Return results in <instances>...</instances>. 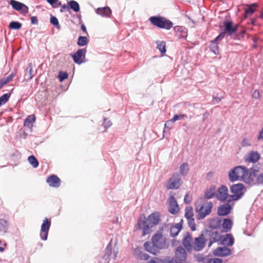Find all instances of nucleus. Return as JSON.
I'll return each instance as SVG.
<instances>
[{"instance_id": "obj_3", "label": "nucleus", "mask_w": 263, "mask_h": 263, "mask_svg": "<svg viewBox=\"0 0 263 263\" xmlns=\"http://www.w3.org/2000/svg\"><path fill=\"white\" fill-rule=\"evenodd\" d=\"M148 20L152 25L158 28L165 29L168 30L173 26V23L172 21L159 15L151 16Z\"/></svg>"}, {"instance_id": "obj_19", "label": "nucleus", "mask_w": 263, "mask_h": 263, "mask_svg": "<svg viewBox=\"0 0 263 263\" xmlns=\"http://www.w3.org/2000/svg\"><path fill=\"white\" fill-rule=\"evenodd\" d=\"M168 211L172 214H176L179 212V205L175 197L171 196L169 198Z\"/></svg>"}, {"instance_id": "obj_32", "label": "nucleus", "mask_w": 263, "mask_h": 263, "mask_svg": "<svg viewBox=\"0 0 263 263\" xmlns=\"http://www.w3.org/2000/svg\"><path fill=\"white\" fill-rule=\"evenodd\" d=\"M9 228V224L7 220L0 219V233H6Z\"/></svg>"}, {"instance_id": "obj_5", "label": "nucleus", "mask_w": 263, "mask_h": 263, "mask_svg": "<svg viewBox=\"0 0 263 263\" xmlns=\"http://www.w3.org/2000/svg\"><path fill=\"white\" fill-rule=\"evenodd\" d=\"M195 211L198 213L197 219H204L206 215H209L213 208V203L210 201L205 204H200L197 202L195 203Z\"/></svg>"}, {"instance_id": "obj_35", "label": "nucleus", "mask_w": 263, "mask_h": 263, "mask_svg": "<svg viewBox=\"0 0 263 263\" xmlns=\"http://www.w3.org/2000/svg\"><path fill=\"white\" fill-rule=\"evenodd\" d=\"M157 48L160 51L162 54H164L166 52V43L164 41H159L156 42Z\"/></svg>"}, {"instance_id": "obj_57", "label": "nucleus", "mask_w": 263, "mask_h": 263, "mask_svg": "<svg viewBox=\"0 0 263 263\" xmlns=\"http://www.w3.org/2000/svg\"><path fill=\"white\" fill-rule=\"evenodd\" d=\"M150 256L146 253H141L140 255V258L141 260H147L149 259Z\"/></svg>"}, {"instance_id": "obj_41", "label": "nucleus", "mask_w": 263, "mask_h": 263, "mask_svg": "<svg viewBox=\"0 0 263 263\" xmlns=\"http://www.w3.org/2000/svg\"><path fill=\"white\" fill-rule=\"evenodd\" d=\"M193 216V208L191 206L186 207L184 216L186 219L188 220L194 218Z\"/></svg>"}, {"instance_id": "obj_13", "label": "nucleus", "mask_w": 263, "mask_h": 263, "mask_svg": "<svg viewBox=\"0 0 263 263\" xmlns=\"http://www.w3.org/2000/svg\"><path fill=\"white\" fill-rule=\"evenodd\" d=\"M207 241L202 232L201 234L195 238L194 249L196 251H201L205 246V242Z\"/></svg>"}, {"instance_id": "obj_48", "label": "nucleus", "mask_w": 263, "mask_h": 263, "mask_svg": "<svg viewBox=\"0 0 263 263\" xmlns=\"http://www.w3.org/2000/svg\"><path fill=\"white\" fill-rule=\"evenodd\" d=\"M68 77L67 72L60 71L58 75V78L60 82H62L66 79Z\"/></svg>"}, {"instance_id": "obj_29", "label": "nucleus", "mask_w": 263, "mask_h": 263, "mask_svg": "<svg viewBox=\"0 0 263 263\" xmlns=\"http://www.w3.org/2000/svg\"><path fill=\"white\" fill-rule=\"evenodd\" d=\"M260 158V155L257 152L251 151L250 152L247 160L250 162L255 163Z\"/></svg>"}, {"instance_id": "obj_22", "label": "nucleus", "mask_w": 263, "mask_h": 263, "mask_svg": "<svg viewBox=\"0 0 263 263\" xmlns=\"http://www.w3.org/2000/svg\"><path fill=\"white\" fill-rule=\"evenodd\" d=\"M183 219L180 221L176 223L175 225L172 226L170 228V236L172 237L177 236L182 229Z\"/></svg>"}, {"instance_id": "obj_36", "label": "nucleus", "mask_w": 263, "mask_h": 263, "mask_svg": "<svg viewBox=\"0 0 263 263\" xmlns=\"http://www.w3.org/2000/svg\"><path fill=\"white\" fill-rule=\"evenodd\" d=\"M89 42V40L87 36H80L78 39L77 45L79 46H84Z\"/></svg>"}, {"instance_id": "obj_45", "label": "nucleus", "mask_w": 263, "mask_h": 263, "mask_svg": "<svg viewBox=\"0 0 263 263\" xmlns=\"http://www.w3.org/2000/svg\"><path fill=\"white\" fill-rule=\"evenodd\" d=\"M33 71V66L32 64L31 63H30L28 64V65L26 68V72H29V74L27 75V74H25V76L27 77L28 80H31L33 77V75L32 74V72Z\"/></svg>"}, {"instance_id": "obj_34", "label": "nucleus", "mask_w": 263, "mask_h": 263, "mask_svg": "<svg viewBox=\"0 0 263 263\" xmlns=\"http://www.w3.org/2000/svg\"><path fill=\"white\" fill-rule=\"evenodd\" d=\"M35 116L34 115L28 116L25 120L24 125L25 126H32V123L35 122Z\"/></svg>"}, {"instance_id": "obj_44", "label": "nucleus", "mask_w": 263, "mask_h": 263, "mask_svg": "<svg viewBox=\"0 0 263 263\" xmlns=\"http://www.w3.org/2000/svg\"><path fill=\"white\" fill-rule=\"evenodd\" d=\"M50 23L58 29H59L61 27L58 19L55 16L52 15L50 16Z\"/></svg>"}, {"instance_id": "obj_4", "label": "nucleus", "mask_w": 263, "mask_h": 263, "mask_svg": "<svg viewBox=\"0 0 263 263\" xmlns=\"http://www.w3.org/2000/svg\"><path fill=\"white\" fill-rule=\"evenodd\" d=\"M245 191V187L242 183H238L233 184L230 187V192L233 194L229 196L227 202H230L231 201H236L240 199L244 195Z\"/></svg>"}, {"instance_id": "obj_21", "label": "nucleus", "mask_w": 263, "mask_h": 263, "mask_svg": "<svg viewBox=\"0 0 263 263\" xmlns=\"http://www.w3.org/2000/svg\"><path fill=\"white\" fill-rule=\"evenodd\" d=\"M220 243L223 245L232 246L234 243V239L231 234H227L220 236Z\"/></svg>"}, {"instance_id": "obj_40", "label": "nucleus", "mask_w": 263, "mask_h": 263, "mask_svg": "<svg viewBox=\"0 0 263 263\" xmlns=\"http://www.w3.org/2000/svg\"><path fill=\"white\" fill-rule=\"evenodd\" d=\"M28 161L34 168H36L39 166V161L33 155L29 156L28 158Z\"/></svg>"}, {"instance_id": "obj_58", "label": "nucleus", "mask_w": 263, "mask_h": 263, "mask_svg": "<svg viewBox=\"0 0 263 263\" xmlns=\"http://www.w3.org/2000/svg\"><path fill=\"white\" fill-rule=\"evenodd\" d=\"M112 123L110 121L108 120L107 119H104L103 125L105 128H108L111 125Z\"/></svg>"}, {"instance_id": "obj_25", "label": "nucleus", "mask_w": 263, "mask_h": 263, "mask_svg": "<svg viewBox=\"0 0 263 263\" xmlns=\"http://www.w3.org/2000/svg\"><path fill=\"white\" fill-rule=\"evenodd\" d=\"M143 246L146 251L153 255H156L158 252V250L159 249L158 248H157V246L154 245L150 241L145 242L144 243Z\"/></svg>"}, {"instance_id": "obj_53", "label": "nucleus", "mask_w": 263, "mask_h": 263, "mask_svg": "<svg viewBox=\"0 0 263 263\" xmlns=\"http://www.w3.org/2000/svg\"><path fill=\"white\" fill-rule=\"evenodd\" d=\"M224 32L223 31L221 32L218 36H217L214 40H213V42L218 43V41L222 40L224 37Z\"/></svg>"}, {"instance_id": "obj_11", "label": "nucleus", "mask_w": 263, "mask_h": 263, "mask_svg": "<svg viewBox=\"0 0 263 263\" xmlns=\"http://www.w3.org/2000/svg\"><path fill=\"white\" fill-rule=\"evenodd\" d=\"M86 52L87 50L86 48L79 49L76 52L70 53V56L72 57L73 62L76 64L80 65L84 62L82 59L85 58Z\"/></svg>"}, {"instance_id": "obj_20", "label": "nucleus", "mask_w": 263, "mask_h": 263, "mask_svg": "<svg viewBox=\"0 0 263 263\" xmlns=\"http://www.w3.org/2000/svg\"><path fill=\"white\" fill-rule=\"evenodd\" d=\"M229 203L227 202L218 208L217 214L219 216H227L231 213L232 208Z\"/></svg>"}, {"instance_id": "obj_47", "label": "nucleus", "mask_w": 263, "mask_h": 263, "mask_svg": "<svg viewBox=\"0 0 263 263\" xmlns=\"http://www.w3.org/2000/svg\"><path fill=\"white\" fill-rule=\"evenodd\" d=\"M263 184V173L257 175L254 185H262Z\"/></svg>"}, {"instance_id": "obj_8", "label": "nucleus", "mask_w": 263, "mask_h": 263, "mask_svg": "<svg viewBox=\"0 0 263 263\" xmlns=\"http://www.w3.org/2000/svg\"><path fill=\"white\" fill-rule=\"evenodd\" d=\"M182 185L181 177L178 173H174L171 177L169 178L166 184L167 189L177 190Z\"/></svg>"}, {"instance_id": "obj_14", "label": "nucleus", "mask_w": 263, "mask_h": 263, "mask_svg": "<svg viewBox=\"0 0 263 263\" xmlns=\"http://www.w3.org/2000/svg\"><path fill=\"white\" fill-rule=\"evenodd\" d=\"M162 235L160 233H156L152 236V241L154 245L157 246V248L159 249H165L167 247L166 246L165 241L162 240Z\"/></svg>"}, {"instance_id": "obj_43", "label": "nucleus", "mask_w": 263, "mask_h": 263, "mask_svg": "<svg viewBox=\"0 0 263 263\" xmlns=\"http://www.w3.org/2000/svg\"><path fill=\"white\" fill-rule=\"evenodd\" d=\"M187 115L185 114L177 115L175 114L174 115L172 119L168 120V123L171 122H175L179 120H183L187 118Z\"/></svg>"}, {"instance_id": "obj_24", "label": "nucleus", "mask_w": 263, "mask_h": 263, "mask_svg": "<svg viewBox=\"0 0 263 263\" xmlns=\"http://www.w3.org/2000/svg\"><path fill=\"white\" fill-rule=\"evenodd\" d=\"M175 32L179 36L180 39H185L187 35V29L184 26H176L174 27Z\"/></svg>"}, {"instance_id": "obj_6", "label": "nucleus", "mask_w": 263, "mask_h": 263, "mask_svg": "<svg viewBox=\"0 0 263 263\" xmlns=\"http://www.w3.org/2000/svg\"><path fill=\"white\" fill-rule=\"evenodd\" d=\"M186 250L180 246L176 248L175 256L168 261L167 263H186Z\"/></svg>"}, {"instance_id": "obj_62", "label": "nucleus", "mask_w": 263, "mask_h": 263, "mask_svg": "<svg viewBox=\"0 0 263 263\" xmlns=\"http://www.w3.org/2000/svg\"><path fill=\"white\" fill-rule=\"evenodd\" d=\"M191 202V200L189 198L188 195L186 194L184 197V202L186 204H189Z\"/></svg>"}, {"instance_id": "obj_42", "label": "nucleus", "mask_w": 263, "mask_h": 263, "mask_svg": "<svg viewBox=\"0 0 263 263\" xmlns=\"http://www.w3.org/2000/svg\"><path fill=\"white\" fill-rule=\"evenodd\" d=\"M22 26V24L17 21H12L10 23L9 27L10 29L14 30H18Z\"/></svg>"}, {"instance_id": "obj_56", "label": "nucleus", "mask_w": 263, "mask_h": 263, "mask_svg": "<svg viewBox=\"0 0 263 263\" xmlns=\"http://www.w3.org/2000/svg\"><path fill=\"white\" fill-rule=\"evenodd\" d=\"M208 263H222V259L221 258H215L210 259Z\"/></svg>"}, {"instance_id": "obj_28", "label": "nucleus", "mask_w": 263, "mask_h": 263, "mask_svg": "<svg viewBox=\"0 0 263 263\" xmlns=\"http://www.w3.org/2000/svg\"><path fill=\"white\" fill-rule=\"evenodd\" d=\"M233 226L232 221L229 218H224L223 220V222L221 223V226H222L223 230L222 231V232H228L231 230Z\"/></svg>"}, {"instance_id": "obj_64", "label": "nucleus", "mask_w": 263, "mask_h": 263, "mask_svg": "<svg viewBox=\"0 0 263 263\" xmlns=\"http://www.w3.org/2000/svg\"><path fill=\"white\" fill-rule=\"evenodd\" d=\"M221 101V99L218 97H214L213 98L212 103L213 104L219 103Z\"/></svg>"}, {"instance_id": "obj_2", "label": "nucleus", "mask_w": 263, "mask_h": 263, "mask_svg": "<svg viewBox=\"0 0 263 263\" xmlns=\"http://www.w3.org/2000/svg\"><path fill=\"white\" fill-rule=\"evenodd\" d=\"M249 170L245 166L238 165L231 169L229 173V178L231 182H234L241 180L245 181L248 176Z\"/></svg>"}, {"instance_id": "obj_31", "label": "nucleus", "mask_w": 263, "mask_h": 263, "mask_svg": "<svg viewBox=\"0 0 263 263\" xmlns=\"http://www.w3.org/2000/svg\"><path fill=\"white\" fill-rule=\"evenodd\" d=\"M111 242L112 240H111L105 249V254L103 256V258L105 260H110V257L112 254Z\"/></svg>"}, {"instance_id": "obj_61", "label": "nucleus", "mask_w": 263, "mask_h": 263, "mask_svg": "<svg viewBox=\"0 0 263 263\" xmlns=\"http://www.w3.org/2000/svg\"><path fill=\"white\" fill-rule=\"evenodd\" d=\"M31 23L33 25H37L38 24V19L36 16H33L31 17Z\"/></svg>"}, {"instance_id": "obj_60", "label": "nucleus", "mask_w": 263, "mask_h": 263, "mask_svg": "<svg viewBox=\"0 0 263 263\" xmlns=\"http://www.w3.org/2000/svg\"><path fill=\"white\" fill-rule=\"evenodd\" d=\"M15 76V74L14 73H13V72L11 73L9 76L5 78L6 81H7V82L8 83H9L13 79V78Z\"/></svg>"}, {"instance_id": "obj_23", "label": "nucleus", "mask_w": 263, "mask_h": 263, "mask_svg": "<svg viewBox=\"0 0 263 263\" xmlns=\"http://www.w3.org/2000/svg\"><path fill=\"white\" fill-rule=\"evenodd\" d=\"M46 182L49 186L54 187H59L60 186V179L55 175H51L47 178Z\"/></svg>"}, {"instance_id": "obj_17", "label": "nucleus", "mask_w": 263, "mask_h": 263, "mask_svg": "<svg viewBox=\"0 0 263 263\" xmlns=\"http://www.w3.org/2000/svg\"><path fill=\"white\" fill-rule=\"evenodd\" d=\"M259 172L258 168L251 167L249 170V174L247 177L245 178L246 182L249 184L254 185L255 179L257 176V173Z\"/></svg>"}, {"instance_id": "obj_12", "label": "nucleus", "mask_w": 263, "mask_h": 263, "mask_svg": "<svg viewBox=\"0 0 263 263\" xmlns=\"http://www.w3.org/2000/svg\"><path fill=\"white\" fill-rule=\"evenodd\" d=\"M9 3L13 9L18 11L23 15H25L28 12V6L21 2L15 0H10Z\"/></svg>"}, {"instance_id": "obj_49", "label": "nucleus", "mask_w": 263, "mask_h": 263, "mask_svg": "<svg viewBox=\"0 0 263 263\" xmlns=\"http://www.w3.org/2000/svg\"><path fill=\"white\" fill-rule=\"evenodd\" d=\"M246 34V30H242L240 31H239L233 37L235 40H241V39L243 38L245 36V34Z\"/></svg>"}, {"instance_id": "obj_27", "label": "nucleus", "mask_w": 263, "mask_h": 263, "mask_svg": "<svg viewBox=\"0 0 263 263\" xmlns=\"http://www.w3.org/2000/svg\"><path fill=\"white\" fill-rule=\"evenodd\" d=\"M96 13L102 16L109 17L111 14V10L109 7H104L97 8Z\"/></svg>"}, {"instance_id": "obj_63", "label": "nucleus", "mask_w": 263, "mask_h": 263, "mask_svg": "<svg viewBox=\"0 0 263 263\" xmlns=\"http://www.w3.org/2000/svg\"><path fill=\"white\" fill-rule=\"evenodd\" d=\"M258 140H263V127L259 132V135L257 138Z\"/></svg>"}, {"instance_id": "obj_30", "label": "nucleus", "mask_w": 263, "mask_h": 263, "mask_svg": "<svg viewBox=\"0 0 263 263\" xmlns=\"http://www.w3.org/2000/svg\"><path fill=\"white\" fill-rule=\"evenodd\" d=\"M69 9H72L75 12H78L80 10V7L79 3L74 0H71L67 2Z\"/></svg>"}, {"instance_id": "obj_16", "label": "nucleus", "mask_w": 263, "mask_h": 263, "mask_svg": "<svg viewBox=\"0 0 263 263\" xmlns=\"http://www.w3.org/2000/svg\"><path fill=\"white\" fill-rule=\"evenodd\" d=\"M193 238L190 232H187L182 239V245L183 248L185 249L187 252L191 253L193 249L192 245Z\"/></svg>"}, {"instance_id": "obj_38", "label": "nucleus", "mask_w": 263, "mask_h": 263, "mask_svg": "<svg viewBox=\"0 0 263 263\" xmlns=\"http://www.w3.org/2000/svg\"><path fill=\"white\" fill-rule=\"evenodd\" d=\"M189 168L187 163H182L179 167V172L181 175L185 176L188 173Z\"/></svg>"}, {"instance_id": "obj_39", "label": "nucleus", "mask_w": 263, "mask_h": 263, "mask_svg": "<svg viewBox=\"0 0 263 263\" xmlns=\"http://www.w3.org/2000/svg\"><path fill=\"white\" fill-rule=\"evenodd\" d=\"M257 4L256 3H253L248 5V7L245 9V13L247 15H252L255 11V9Z\"/></svg>"}, {"instance_id": "obj_33", "label": "nucleus", "mask_w": 263, "mask_h": 263, "mask_svg": "<svg viewBox=\"0 0 263 263\" xmlns=\"http://www.w3.org/2000/svg\"><path fill=\"white\" fill-rule=\"evenodd\" d=\"M216 196L215 193V187H211L209 189H207L204 192V198L206 199H211Z\"/></svg>"}, {"instance_id": "obj_46", "label": "nucleus", "mask_w": 263, "mask_h": 263, "mask_svg": "<svg viewBox=\"0 0 263 263\" xmlns=\"http://www.w3.org/2000/svg\"><path fill=\"white\" fill-rule=\"evenodd\" d=\"M10 93H7L3 95L0 97V106L5 104L6 102H8L10 97Z\"/></svg>"}, {"instance_id": "obj_26", "label": "nucleus", "mask_w": 263, "mask_h": 263, "mask_svg": "<svg viewBox=\"0 0 263 263\" xmlns=\"http://www.w3.org/2000/svg\"><path fill=\"white\" fill-rule=\"evenodd\" d=\"M221 225V219L218 217H215L209 220V226L207 229H212L217 230V229L220 228Z\"/></svg>"}, {"instance_id": "obj_7", "label": "nucleus", "mask_w": 263, "mask_h": 263, "mask_svg": "<svg viewBox=\"0 0 263 263\" xmlns=\"http://www.w3.org/2000/svg\"><path fill=\"white\" fill-rule=\"evenodd\" d=\"M207 241H209V247L214 242L219 241L220 233L212 229H206L202 231Z\"/></svg>"}, {"instance_id": "obj_37", "label": "nucleus", "mask_w": 263, "mask_h": 263, "mask_svg": "<svg viewBox=\"0 0 263 263\" xmlns=\"http://www.w3.org/2000/svg\"><path fill=\"white\" fill-rule=\"evenodd\" d=\"M210 49L211 51L215 54L218 55L219 53V46L218 43L213 42L212 41L210 45Z\"/></svg>"}, {"instance_id": "obj_50", "label": "nucleus", "mask_w": 263, "mask_h": 263, "mask_svg": "<svg viewBox=\"0 0 263 263\" xmlns=\"http://www.w3.org/2000/svg\"><path fill=\"white\" fill-rule=\"evenodd\" d=\"M241 145L242 147L250 146L251 145V143L249 139L247 137H245L241 142Z\"/></svg>"}, {"instance_id": "obj_59", "label": "nucleus", "mask_w": 263, "mask_h": 263, "mask_svg": "<svg viewBox=\"0 0 263 263\" xmlns=\"http://www.w3.org/2000/svg\"><path fill=\"white\" fill-rule=\"evenodd\" d=\"M252 97L255 99H259L260 98V93L258 90H255L252 93Z\"/></svg>"}, {"instance_id": "obj_15", "label": "nucleus", "mask_w": 263, "mask_h": 263, "mask_svg": "<svg viewBox=\"0 0 263 263\" xmlns=\"http://www.w3.org/2000/svg\"><path fill=\"white\" fill-rule=\"evenodd\" d=\"M232 253V250L227 247H219L213 251V255L218 257L229 256Z\"/></svg>"}, {"instance_id": "obj_9", "label": "nucleus", "mask_w": 263, "mask_h": 263, "mask_svg": "<svg viewBox=\"0 0 263 263\" xmlns=\"http://www.w3.org/2000/svg\"><path fill=\"white\" fill-rule=\"evenodd\" d=\"M51 223V221L50 218H45L43 219L40 233V236L42 240L45 241L47 239Z\"/></svg>"}, {"instance_id": "obj_10", "label": "nucleus", "mask_w": 263, "mask_h": 263, "mask_svg": "<svg viewBox=\"0 0 263 263\" xmlns=\"http://www.w3.org/2000/svg\"><path fill=\"white\" fill-rule=\"evenodd\" d=\"M223 25L224 30L223 32H224V34L227 33L229 36H232L238 30L239 25H233V23L232 21L225 20L223 22Z\"/></svg>"}, {"instance_id": "obj_52", "label": "nucleus", "mask_w": 263, "mask_h": 263, "mask_svg": "<svg viewBox=\"0 0 263 263\" xmlns=\"http://www.w3.org/2000/svg\"><path fill=\"white\" fill-rule=\"evenodd\" d=\"M46 1L53 7H54V5L57 6L61 5V2L59 0H46Z\"/></svg>"}, {"instance_id": "obj_55", "label": "nucleus", "mask_w": 263, "mask_h": 263, "mask_svg": "<svg viewBox=\"0 0 263 263\" xmlns=\"http://www.w3.org/2000/svg\"><path fill=\"white\" fill-rule=\"evenodd\" d=\"M174 123V122H171L168 123V120L167 121L165 124H164V128L163 131V133H164L165 132L166 128H167L168 130H170L171 127L172 126V124Z\"/></svg>"}, {"instance_id": "obj_18", "label": "nucleus", "mask_w": 263, "mask_h": 263, "mask_svg": "<svg viewBox=\"0 0 263 263\" xmlns=\"http://www.w3.org/2000/svg\"><path fill=\"white\" fill-rule=\"evenodd\" d=\"M228 197V189L225 185H221L218 190L216 197L219 200L224 201Z\"/></svg>"}, {"instance_id": "obj_1", "label": "nucleus", "mask_w": 263, "mask_h": 263, "mask_svg": "<svg viewBox=\"0 0 263 263\" xmlns=\"http://www.w3.org/2000/svg\"><path fill=\"white\" fill-rule=\"evenodd\" d=\"M160 220V215L158 212H154L150 214L146 219L145 217H140L138 219L137 224V229H142V235L149 234L151 229L157 224Z\"/></svg>"}, {"instance_id": "obj_51", "label": "nucleus", "mask_w": 263, "mask_h": 263, "mask_svg": "<svg viewBox=\"0 0 263 263\" xmlns=\"http://www.w3.org/2000/svg\"><path fill=\"white\" fill-rule=\"evenodd\" d=\"M187 220V224L190 227L191 230L192 231H194L196 230V224L194 222V219H188Z\"/></svg>"}, {"instance_id": "obj_54", "label": "nucleus", "mask_w": 263, "mask_h": 263, "mask_svg": "<svg viewBox=\"0 0 263 263\" xmlns=\"http://www.w3.org/2000/svg\"><path fill=\"white\" fill-rule=\"evenodd\" d=\"M59 6H61V9H60L61 12H64L67 11H69V6L68 5L67 6L66 4L62 5L61 4V5H60Z\"/></svg>"}]
</instances>
